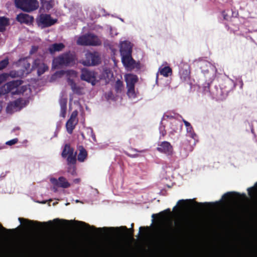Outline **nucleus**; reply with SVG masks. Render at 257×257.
<instances>
[{
  "mask_svg": "<svg viewBox=\"0 0 257 257\" xmlns=\"http://www.w3.org/2000/svg\"><path fill=\"white\" fill-rule=\"evenodd\" d=\"M30 61L29 58L20 59L16 65L22 68L21 71H12L9 75L12 77H22L30 73L33 69L36 68L37 69L38 75L40 76L48 70V66L40 59L35 60L32 67H31ZM8 76L9 75L6 73L0 75V84L7 80Z\"/></svg>",
  "mask_w": 257,
  "mask_h": 257,
  "instance_id": "obj_1",
  "label": "nucleus"
},
{
  "mask_svg": "<svg viewBox=\"0 0 257 257\" xmlns=\"http://www.w3.org/2000/svg\"><path fill=\"white\" fill-rule=\"evenodd\" d=\"M21 81L16 80L9 82L0 87V95L10 93L12 95L22 94L26 89V86H20Z\"/></svg>",
  "mask_w": 257,
  "mask_h": 257,
  "instance_id": "obj_2",
  "label": "nucleus"
},
{
  "mask_svg": "<svg viewBox=\"0 0 257 257\" xmlns=\"http://www.w3.org/2000/svg\"><path fill=\"white\" fill-rule=\"evenodd\" d=\"M75 56L72 53L63 54L58 57L55 58L52 63V68H58L63 65H69L74 63Z\"/></svg>",
  "mask_w": 257,
  "mask_h": 257,
  "instance_id": "obj_3",
  "label": "nucleus"
},
{
  "mask_svg": "<svg viewBox=\"0 0 257 257\" xmlns=\"http://www.w3.org/2000/svg\"><path fill=\"white\" fill-rule=\"evenodd\" d=\"M16 7L26 12L36 10L39 7L37 0H15Z\"/></svg>",
  "mask_w": 257,
  "mask_h": 257,
  "instance_id": "obj_4",
  "label": "nucleus"
},
{
  "mask_svg": "<svg viewBox=\"0 0 257 257\" xmlns=\"http://www.w3.org/2000/svg\"><path fill=\"white\" fill-rule=\"evenodd\" d=\"M100 62V57L97 52H87L85 54V58L80 61L84 66H94L99 64Z\"/></svg>",
  "mask_w": 257,
  "mask_h": 257,
  "instance_id": "obj_5",
  "label": "nucleus"
},
{
  "mask_svg": "<svg viewBox=\"0 0 257 257\" xmlns=\"http://www.w3.org/2000/svg\"><path fill=\"white\" fill-rule=\"evenodd\" d=\"M114 255V252L112 250L101 248L99 252L85 250L82 252L81 257H112Z\"/></svg>",
  "mask_w": 257,
  "mask_h": 257,
  "instance_id": "obj_6",
  "label": "nucleus"
},
{
  "mask_svg": "<svg viewBox=\"0 0 257 257\" xmlns=\"http://www.w3.org/2000/svg\"><path fill=\"white\" fill-rule=\"evenodd\" d=\"M121 62L127 71H132L134 69H140L141 67L139 61H136L132 55L121 57Z\"/></svg>",
  "mask_w": 257,
  "mask_h": 257,
  "instance_id": "obj_7",
  "label": "nucleus"
},
{
  "mask_svg": "<svg viewBox=\"0 0 257 257\" xmlns=\"http://www.w3.org/2000/svg\"><path fill=\"white\" fill-rule=\"evenodd\" d=\"M81 78L83 80L90 83L92 85H95L100 79L96 72L86 69L82 70Z\"/></svg>",
  "mask_w": 257,
  "mask_h": 257,
  "instance_id": "obj_8",
  "label": "nucleus"
},
{
  "mask_svg": "<svg viewBox=\"0 0 257 257\" xmlns=\"http://www.w3.org/2000/svg\"><path fill=\"white\" fill-rule=\"evenodd\" d=\"M124 78L127 88L128 96H132L135 95V85L138 81V77L134 74H127L125 75Z\"/></svg>",
  "mask_w": 257,
  "mask_h": 257,
  "instance_id": "obj_9",
  "label": "nucleus"
},
{
  "mask_svg": "<svg viewBox=\"0 0 257 257\" xmlns=\"http://www.w3.org/2000/svg\"><path fill=\"white\" fill-rule=\"evenodd\" d=\"M76 152L74 153V149L69 144H66L62 153V156L63 158L67 157V161L68 164L74 165L76 162Z\"/></svg>",
  "mask_w": 257,
  "mask_h": 257,
  "instance_id": "obj_10",
  "label": "nucleus"
},
{
  "mask_svg": "<svg viewBox=\"0 0 257 257\" xmlns=\"http://www.w3.org/2000/svg\"><path fill=\"white\" fill-rule=\"evenodd\" d=\"M202 72L205 75L209 74V77L212 79L215 77L217 72L216 67L209 62L203 61L200 64Z\"/></svg>",
  "mask_w": 257,
  "mask_h": 257,
  "instance_id": "obj_11",
  "label": "nucleus"
},
{
  "mask_svg": "<svg viewBox=\"0 0 257 257\" xmlns=\"http://www.w3.org/2000/svg\"><path fill=\"white\" fill-rule=\"evenodd\" d=\"M66 73L70 77H76L77 76V73L74 70H68ZM68 83L74 94L77 95L84 94V90L83 88L77 86L73 80L70 79V78H68Z\"/></svg>",
  "mask_w": 257,
  "mask_h": 257,
  "instance_id": "obj_12",
  "label": "nucleus"
},
{
  "mask_svg": "<svg viewBox=\"0 0 257 257\" xmlns=\"http://www.w3.org/2000/svg\"><path fill=\"white\" fill-rule=\"evenodd\" d=\"M56 22V19H52L50 15L41 14L37 18V23L42 28L50 27Z\"/></svg>",
  "mask_w": 257,
  "mask_h": 257,
  "instance_id": "obj_13",
  "label": "nucleus"
},
{
  "mask_svg": "<svg viewBox=\"0 0 257 257\" xmlns=\"http://www.w3.org/2000/svg\"><path fill=\"white\" fill-rule=\"evenodd\" d=\"M133 46V44L130 41H120L119 51L121 57L132 55Z\"/></svg>",
  "mask_w": 257,
  "mask_h": 257,
  "instance_id": "obj_14",
  "label": "nucleus"
},
{
  "mask_svg": "<svg viewBox=\"0 0 257 257\" xmlns=\"http://www.w3.org/2000/svg\"><path fill=\"white\" fill-rule=\"evenodd\" d=\"M78 115V111L77 110L73 111L69 119L67 120L66 123V127L67 132L69 134H71L73 130L75 128L76 125L78 122L77 116Z\"/></svg>",
  "mask_w": 257,
  "mask_h": 257,
  "instance_id": "obj_15",
  "label": "nucleus"
},
{
  "mask_svg": "<svg viewBox=\"0 0 257 257\" xmlns=\"http://www.w3.org/2000/svg\"><path fill=\"white\" fill-rule=\"evenodd\" d=\"M134 226V224L132 223V228L131 229H128L126 226H121L120 227H116V228H114V227H103V228H98V229H103V230H123L124 231H125V232H124V234H125V236L126 237H128V238H133V233H134V229L133 228V227ZM91 227L93 228V229H96L97 228L94 227V226H91Z\"/></svg>",
  "mask_w": 257,
  "mask_h": 257,
  "instance_id": "obj_16",
  "label": "nucleus"
},
{
  "mask_svg": "<svg viewBox=\"0 0 257 257\" xmlns=\"http://www.w3.org/2000/svg\"><path fill=\"white\" fill-rule=\"evenodd\" d=\"M157 150L161 153L165 154L168 156L173 154V148L171 144L167 141L161 142L157 148Z\"/></svg>",
  "mask_w": 257,
  "mask_h": 257,
  "instance_id": "obj_17",
  "label": "nucleus"
},
{
  "mask_svg": "<svg viewBox=\"0 0 257 257\" xmlns=\"http://www.w3.org/2000/svg\"><path fill=\"white\" fill-rule=\"evenodd\" d=\"M22 100L20 97L13 102H10L6 107V111L8 113L12 114L14 112L20 110L21 108Z\"/></svg>",
  "mask_w": 257,
  "mask_h": 257,
  "instance_id": "obj_18",
  "label": "nucleus"
},
{
  "mask_svg": "<svg viewBox=\"0 0 257 257\" xmlns=\"http://www.w3.org/2000/svg\"><path fill=\"white\" fill-rule=\"evenodd\" d=\"M51 182L55 186L63 188H67L70 186V183L64 177H60L58 179L51 178Z\"/></svg>",
  "mask_w": 257,
  "mask_h": 257,
  "instance_id": "obj_19",
  "label": "nucleus"
},
{
  "mask_svg": "<svg viewBox=\"0 0 257 257\" xmlns=\"http://www.w3.org/2000/svg\"><path fill=\"white\" fill-rule=\"evenodd\" d=\"M77 149L79 151L77 160L80 162H83L87 157V152L84 147L81 145L78 146Z\"/></svg>",
  "mask_w": 257,
  "mask_h": 257,
  "instance_id": "obj_20",
  "label": "nucleus"
},
{
  "mask_svg": "<svg viewBox=\"0 0 257 257\" xmlns=\"http://www.w3.org/2000/svg\"><path fill=\"white\" fill-rule=\"evenodd\" d=\"M59 103L61 107L60 116L63 118H65L66 116L67 111V98L61 97V98L59 100Z\"/></svg>",
  "mask_w": 257,
  "mask_h": 257,
  "instance_id": "obj_21",
  "label": "nucleus"
},
{
  "mask_svg": "<svg viewBox=\"0 0 257 257\" xmlns=\"http://www.w3.org/2000/svg\"><path fill=\"white\" fill-rule=\"evenodd\" d=\"M160 73L165 77H168L172 74V69L169 66H161L159 69V71L156 74V83L158 81V75Z\"/></svg>",
  "mask_w": 257,
  "mask_h": 257,
  "instance_id": "obj_22",
  "label": "nucleus"
},
{
  "mask_svg": "<svg viewBox=\"0 0 257 257\" xmlns=\"http://www.w3.org/2000/svg\"><path fill=\"white\" fill-rule=\"evenodd\" d=\"M226 85L222 88V95H228V93L233 90L235 84L232 80H228L225 82Z\"/></svg>",
  "mask_w": 257,
  "mask_h": 257,
  "instance_id": "obj_23",
  "label": "nucleus"
},
{
  "mask_svg": "<svg viewBox=\"0 0 257 257\" xmlns=\"http://www.w3.org/2000/svg\"><path fill=\"white\" fill-rule=\"evenodd\" d=\"M17 20L21 23L29 24L33 21V18L28 14L21 13L17 16Z\"/></svg>",
  "mask_w": 257,
  "mask_h": 257,
  "instance_id": "obj_24",
  "label": "nucleus"
},
{
  "mask_svg": "<svg viewBox=\"0 0 257 257\" xmlns=\"http://www.w3.org/2000/svg\"><path fill=\"white\" fill-rule=\"evenodd\" d=\"M88 42L89 41L91 44H88V46H99L101 44V41L99 38L92 34H88Z\"/></svg>",
  "mask_w": 257,
  "mask_h": 257,
  "instance_id": "obj_25",
  "label": "nucleus"
},
{
  "mask_svg": "<svg viewBox=\"0 0 257 257\" xmlns=\"http://www.w3.org/2000/svg\"><path fill=\"white\" fill-rule=\"evenodd\" d=\"M170 209L168 208L158 214H153L152 217L154 219L155 217H157L159 220H165L167 218V214H171Z\"/></svg>",
  "mask_w": 257,
  "mask_h": 257,
  "instance_id": "obj_26",
  "label": "nucleus"
},
{
  "mask_svg": "<svg viewBox=\"0 0 257 257\" xmlns=\"http://www.w3.org/2000/svg\"><path fill=\"white\" fill-rule=\"evenodd\" d=\"M175 233L172 229L170 231H167L163 237V243L172 242L175 239Z\"/></svg>",
  "mask_w": 257,
  "mask_h": 257,
  "instance_id": "obj_27",
  "label": "nucleus"
},
{
  "mask_svg": "<svg viewBox=\"0 0 257 257\" xmlns=\"http://www.w3.org/2000/svg\"><path fill=\"white\" fill-rule=\"evenodd\" d=\"M65 46L62 43H55L51 45L49 48L50 52L52 54L56 52H59L62 50Z\"/></svg>",
  "mask_w": 257,
  "mask_h": 257,
  "instance_id": "obj_28",
  "label": "nucleus"
},
{
  "mask_svg": "<svg viewBox=\"0 0 257 257\" xmlns=\"http://www.w3.org/2000/svg\"><path fill=\"white\" fill-rule=\"evenodd\" d=\"M88 34L80 36L77 40V43L79 45L88 46V44H91L89 41L88 42Z\"/></svg>",
  "mask_w": 257,
  "mask_h": 257,
  "instance_id": "obj_29",
  "label": "nucleus"
},
{
  "mask_svg": "<svg viewBox=\"0 0 257 257\" xmlns=\"http://www.w3.org/2000/svg\"><path fill=\"white\" fill-rule=\"evenodd\" d=\"M41 4L43 8L47 11L50 10L53 6L52 0H41Z\"/></svg>",
  "mask_w": 257,
  "mask_h": 257,
  "instance_id": "obj_30",
  "label": "nucleus"
},
{
  "mask_svg": "<svg viewBox=\"0 0 257 257\" xmlns=\"http://www.w3.org/2000/svg\"><path fill=\"white\" fill-rule=\"evenodd\" d=\"M9 20L4 17H0V32L4 31L8 25Z\"/></svg>",
  "mask_w": 257,
  "mask_h": 257,
  "instance_id": "obj_31",
  "label": "nucleus"
},
{
  "mask_svg": "<svg viewBox=\"0 0 257 257\" xmlns=\"http://www.w3.org/2000/svg\"><path fill=\"white\" fill-rule=\"evenodd\" d=\"M233 195H235L237 197L240 196L239 193H237V192H227L223 195V196H222L221 199L224 200L231 199L233 197Z\"/></svg>",
  "mask_w": 257,
  "mask_h": 257,
  "instance_id": "obj_32",
  "label": "nucleus"
},
{
  "mask_svg": "<svg viewBox=\"0 0 257 257\" xmlns=\"http://www.w3.org/2000/svg\"><path fill=\"white\" fill-rule=\"evenodd\" d=\"M19 220L21 222V223H23V222H25L26 223V226L28 227L31 226L34 224H40V222L37 221H31L27 219L20 217L19 218Z\"/></svg>",
  "mask_w": 257,
  "mask_h": 257,
  "instance_id": "obj_33",
  "label": "nucleus"
},
{
  "mask_svg": "<svg viewBox=\"0 0 257 257\" xmlns=\"http://www.w3.org/2000/svg\"><path fill=\"white\" fill-rule=\"evenodd\" d=\"M181 78L184 81H187L189 79V73L188 70H182L180 72Z\"/></svg>",
  "mask_w": 257,
  "mask_h": 257,
  "instance_id": "obj_34",
  "label": "nucleus"
},
{
  "mask_svg": "<svg viewBox=\"0 0 257 257\" xmlns=\"http://www.w3.org/2000/svg\"><path fill=\"white\" fill-rule=\"evenodd\" d=\"M9 64V59L6 58L5 59L0 61V70L6 68Z\"/></svg>",
  "mask_w": 257,
  "mask_h": 257,
  "instance_id": "obj_35",
  "label": "nucleus"
},
{
  "mask_svg": "<svg viewBox=\"0 0 257 257\" xmlns=\"http://www.w3.org/2000/svg\"><path fill=\"white\" fill-rule=\"evenodd\" d=\"M121 257H135V256L127 250L123 249V252L121 254Z\"/></svg>",
  "mask_w": 257,
  "mask_h": 257,
  "instance_id": "obj_36",
  "label": "nucleus"
},
{
  "mask_svg": "<svg viewBox=\"0 0 257 257\" xmlns=\"http://www.w3.org/2000/svg\"><path fill=\"white\" fill-rule=\"evenodd\" d=\"M123 84L122 81L119 80L116 81L115 84V88L117 92H118L121 90Z\"/></svg>",
  "mask_w": 257,
  "mask_h": 257,
  "instance_id": "obj_37",
  "label": "nucleus"
},
{
  "mask_svg": "<svg viewBox=\"0 0 257 257\" xmlns=\"http://www.w3.org/2000/svg\"><path fill=\"white\" fill-rule=\"evenodd\" d=\"M150 229V228L148 226H146V227L141 226L139 228V233H141V232L142 230H144V232L142 233L141 235H146L147 234H148V232L149 231Z\"/></svg>",
  "mask_w": 257,
  "mask_h": 257,
  "instance_id": "obj_38",
  "label": "nucleus"
},
{
  "mask_svg": "<svg viewBox=\"0 0 257 257\" xmlns=\"http://www.w3.org/2000/svg\"><path fill=\"white\" fill-rule=\"evenodd\" d=\"M109 33L111 37H113L115 36H117L118 34V32L117 29L115 28H112L111 26L109 27Z\"/></svg>",
  "mask_w": 257,
  "mask_h": 257,
  "instance_id": "obj_39",
  "label": "nucleus"
},
{
  "mask_svg": "<svg viewBox=\"0 0 257 257\" xmlns=\"http://www.w3.org/2000/svg\"><path fill=\"white\" fill-rule=\"evenodd\" d=\"M159 130H160V133L161 134V136L164 137L165 136H166L167 132H166V131L165 130V128L164 126H163V125L161 126L159 128Z\"/></svg>",
  "mask_w": 257,
  "mask_h": 257,
  "instance_id": "obj_40",
  "label": "nucleus"
},
{
  "mask_svg": "<svg viewBox=\"0 0 257 257\" xmlns=\"http://www.w3.org/2000/svg\"><path fill=\"white\" fill-rule=\"evenodd\" d=\"M18 139L17 138H15V139H12L10 141L7 142L6 144L7 145L12 146V145L17 144L18 143Z\"/></svg>",
  "mask_w": 257,
  "mask_h": 257,
  "instance_id": "obj_41",
  "label": "nucleus"
},
{
  "mask_svg": "<svg viewBox=\"0 0 257 257\" xmlns=\"http://www.w3.org/2000/svg\"><path fill=\"white\" fill-rule=\"evenodd\" d=\"M192 201L193 200L191 199H187V200L181 199V200H180L178 201L177 204L178 205L179 204H182L183 205H184L186 202H192Z\"/></svg>",
  "mask_w": 257,
  "mask_h": 257,
  "instance_id": "obj_42",
  "label": "nucleus"
},
{
  "mask_svg": "<svg viewBox=\"0 0 257 257\" xmlns=\"http://www.w3.org/2000/svg\"><path fill=\"white\" fill-rule=\"evenodd\" d=\"M183 122L185 124V125L187 127H190V130H193V128L191 125V124L188 122L187 121L185 120V119H183Z\"/></svg>",
  "mask_w": 257,
  "mask_h": 257,
  "instance_id": "obj_43",
  "label": "nucleus"
},
{
  "mask_svg": "<svg viewBox=\"0 0 257 257\" xmlns=\"http://www.w3.org/2000/svg\"><path fill=\"white\" fill-rule=\"evenodd\" d=\"M76 222H77L78 223L82 225H83V226H84L87 227H88V228H90V227H90V226L88 224H87V223H85V222H82V221H77Z\"/></svg>",
  "mask_w": 257,
  "mask_h": 257,
  "instance_id": "obj_44",
  "label": "nucleus"
},
{
  "mask_svg": "<svg viewBox=\"0 0 257 257\" xmlns=\"http://www.w3.org/2000/svg\"><path fill=\"white\" fill-rule=\"evenodd\" d=\"M0 230L4 231H9V232L14 231V230L6 229L4 227H3V225L1 223H0Z\"/></svg>",
  "mask_w": 257,
  "mask_h": 257,
  "instance_id": "obj_45",
  "label": "nucleus"
},
{
  "mask_svg": "<svg viewBox=\"0 0 257 257\" xmlns=\"http://www.w3.org/2000/svg\"><path fill=\"white\" fill-rule=\"evenodd\" d=\"M72 169V171L71 172V174L72 175H74L75 173H76V172H75V167H73L72 168H69V170H68V172H70V170Z\"/></svg>",
  "mask_w": 257,
  "mask_h": 257,
  "instance_id": "obj_46",
  "label": "nucleus"
},
{
  "mask_svg": "<svg viewBox=\"0 0 257 257\" xmlns=\"http://www.w3.org/2000/svg\"><path fill=\"white\" fill-rule=\"evenodd\" d=\"M195 203L197 204L198 205H199L200 206H202L203 205H210L211 204V203L205 202L204 203H197L196 202H195Z\"/></svg>",
  "mask_w": 257,
  "mask_h": 257,
  "instance_id": "obj_47",
  "label": "nucleus"
},
{
  "mask_svg": "<svg viewBox=\"0 0 257 257\" xmlns=\"http://www.w3.org/2000/svg\"><path fill=\"white\" fill-rule=\"evenodd\" d=\"M254 188L253 187L249 188L247 189L248 193L249 196H251V191L253 190Z\"/></svg>",
  "mask_w": 257,
  "mask_h": 257,
  "instance_id": "obj_48",
  "label": "nucleus"
},
{
  "mask_svg": "<svg viewBox=\"0 0 257 257\" xmlns=\"http://www.w3.org/2000/svg\"><path fill=\"white\" fill-rule=\"evenodd\" d=\"M64 73V71H59V72H56L55 74V75L53 77H54L55 76H56V75H58L63 74Z\"/></svg>",
  "mask_w": 257,
  "mask_h": 257,
  "instance_id": "obj_49",
  "label": "nucleus"
},
{
  "mask_svg": "<svg viewBox=\"0 0 257 257\" xmlns=\"http://www.w3.org/2000/svg\"><path fill=\"white\" fill-rule=\"evenodd\" d=\"M185 227L182 224L179 226V231H182L184 230Z\"/></svg>",
  "mask_w": 257,
  "mask_h": 257,
  "instance_id": "obj_50",
  "label": "nucleus"
},
{
  "mask_svg": "<svg viewBox=\"0 0 257 257\" xmlns=\"http://www.w3.org/2000/svg\"><path fill=\"white\" fill-rule=\"evenodd\" d=\"M223 17H224V19H225V20H227V19H228V17H229V16H228L227 14H226L225 13V12H223Z\"/></svg>",
  "mask_w": 257,
  "mask_h": 257,
  "instance_id": "obj_51",
  "label": "nucleus"
},
{
  "mask_svg": "<svg viewBox=\"0 0 257 257\" xmlns=\"http://www.w3.org/2000/svg\"><path fill=\"white\" fill-rule=\"evenodd\" d=\"M106 98L107 99V101H109L110 99L112 100L113 101H115L116 100V99H115L116 97H106Z\"/></svg>",
  "mask_w": 257,
  "mask_h": 257,
  "instance_id": "obj_52",
  "label": "nucleus"
},
{
  "mask_svg": "<svg viewBox=\"0 0 257 257\" xmlns=\"http://www.w3.org/2000/svg\"><path fill=\"white\" fill-rule=\"evenodd\" d=\"M128 156L131 158H136L139 156L138 154H135V155H128Z\"/></svg>",
  "mask_w": 257,
  "mask_h": 257,
  "instance_id": "obj_53",
  "label": "nucleus"
},
{
  "mask_svg": "<svg viewBox=\"0 0 257 257\" xmlns=\"http://www.w3.org/2000/svg\"><path fill=\"white\" fill-rule=\"evenodd\" d=\"M165 117H166L167 118H172L173 117L172 116H170L169 115H164V118Z\"/></svg>",
  "mask_w": 257,
  "mask_h": 257,
  "instance_id": "obj_54",
  "label": "nucleus"
},
{
  "mask_svg": "<svg viewBox=\"0 0 257 257\" xmlns=\"http://www.w3.org/2000/svg\"><path fill=\"white\" fill-rule=\"evenodd\" d=\"M80 180L79 179H76L74 180V182L76 183H77L79 182Z\"/></svg>",
  "mask_w": 257,
  "mask_h": 257,
  "instance_id": "obj_55",
  "label": "nucleus"
},
{
  "mask_svg": "<svg viewBox=\"0 0 257 257\" xmlns=\"http://www.w3.org/2000/svg\"><path fill=\"white\" fill-rule=\"evenodd\" d=\"M187 132H191L192 130H190V127H187Z\"/></svg>",
  "mask_w": 257,
  "mask_h": 257,
  "instance_id": "obj_56",
  "label": "nucleus"
},
{
  "mask_svg": "<svg viewBox=\"0 0 257 257\" xmlns=\"http://www.w3.org/2000/svg\"><path fill=\"white\" fill-rule=\"evenodd\" d=\"M81 136H82V137L83 139H85V137H84V135L83 133H81Z\"/></svg>",
  "mask_w": 257,
  "mask_h": 257,
  "instance_id": "obj_57",
  "label": "nucleus"
},
{
  "mask_svg": "<svg viewBox=\"0 0 257 257\" xmlns=\"http://www.w3.org/2000/svg\"><path fill=\"white\" fill-rule=\"evenodd\" d=\"M119 19H120V20L121 21L123 22V20L122 19H121V18H119Z\"/></svg>",
  "mask_w": 257,
  "mask_h": 257,
  "instance_id": "obj_58",
  "label": "nucleus"
},
{
  "mask_svg": "<svg viewBox=\"0 0 257 257\" xmlns=\"http://www.w3.org/2000/svg\"><path fill=\"white\" fill-rule=\"evenodd\" d=\"M176 207V206H174V208H173V210H174L175 209V208Z\"/></svg>",
  "mask_w": 257,
  "mask_h": 257,
  "instance_id": "obj_59",
  "label": "nucleus"
},
{
  "mask_svg": "<svg viewBox=\"0 0 257 257\" xmlns=\"http://www.w3.org/2000/svg\"><path fill=\"white\" fill-rule=\"evenodd\" d=\"M64 221H68L67 220H64Z\"/></svg>",
  "mask_w": 257,
  "mask_h": 257,
  "instance_id": "obj_60",
  "label": "nucleus"
}]
</instances>
